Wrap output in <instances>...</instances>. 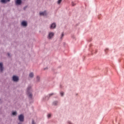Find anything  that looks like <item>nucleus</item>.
<instances>
[{
	"label": "nucleus",
	"instance_id": "1",
	"mask_svg": "<svg viewBox=\"0 0 124 124\" xmlns=\"http://www.w3.org/2000/svg\"><path fill=\"white\" fill-rule=\"evenodd\" d=\"M27 93H28V95L30 98H31L32 97V94L31 93V87H29L27 88Z\"/></svg>",
	"mask_w": 124,
	"mask_h": 124
},
{
	"label": "nucleus",
	"instance_id": "2",
	"mask_svg": "<svg viewBox=\"0 0 124 124\" xmlns=\"http://www.w3.org/2000/svg\"><path fill=\"white\" fill-rule=\"evenodd\" d=\"M24 115H23V114L20 115L18 116V119L20 121V122H24Z\"/></svg>",
	"mask_w": 124,
	"mask_h": 124
},
{
	"label": "nucleus",
	"instance_id": "3",
	"mask_svg": "<svg viewBox=\"0 0 124 124\" xmlns=\"http://www.w3.org/2000/svg\"><path fill=\"white\" fill-rule=\"evenodd\" d=\"M54 35V34L53 32H49L48 36V39H51L52 37H53Z\"/></svg>",
	"mask_w": 124,
	"mask_h": 124
},
{
	"label": "nucleus",
	"instance_id": "4",
	"mask_svg": "<svg viewBox=\"0 0 124 124\" xmlns=\"http://www.w3.org/2000/svg\"><path fill=\"white\" fill-rule=\"evenodd\" d=\"M13 80L14 82H17V81H19V78L17 76H14L13 77Z\"/></svg>",
	"mask_w": 124,
	"mask_h": 124
},
{
	"label": "nucleus",
	"instance_id": "5",
	"mask_svg": "<svg viewBox=\"0 0 124 124\" xmlns=\"http://www.w3.org/2000/svg\"><path fill=\"white\" fill-rule=\"evenodd\" d=\"M22 3V0H16V5H20Z\"/></svg>",
	"mask_w": 124,
	"mask_h": 124
},
{
	"label": "nucleus",
	"instance_id": "6",
	"mask_svg": "<svg viewBox=\"0 0 124 124\" xmlns=\"http://www.w3.org/2000/svg\"><path fill=\"white\" fill-rule=\"evenodd\" d=\"M46 15H47V13H46V11L40 13V16H46Z\"/></svg>",
	"mask_w": 124,
	"mask_h": 124
},
{
	"label": "nucleus",
	"instance_id": "7",
	"mask_svg": "<svg viewBox=\"0 0 124 124\" xmlns=\"http://www.w3.org/2000/svg\"><path fill=\"white\" fill-rule=\"evenodd\" d=\"M56 28V23H52L50 26V29H55Z\"/></svg>",
	"mask_w": 124,
	"mask_h": 124
},
{
	"label": "nucleus",
	"instance_id": "8",
	"mask_svg": "<svg viewBox=\"0 0 124 124\" xmlns=\"http://www.w3.org/2000/svg\"><path fill=\"white\" fill-rule=\"evenodd\" d=\"M2 62L0 63V69L1 71H2L3 70V67Z\"/></svg>",
	"mask_w": 124,
	"mask_h": 124
},
{
	"label": "nucleus",
	"instance_id": "9",
	"mask_svg": "<svg viewBox=\"0 0 124 124\" xmlns=\"http://www.w3.org/2000/svg\"><path fill=\"white\" fill-rule=\"evenodd\" d=\"M21 24L23 27H26L27 26V22L26 21H23L21 23Z\"/></svg>",
	"mask_w": 124,
	"mask_h": 124
},
{
	"label": "nucleus",
	"instance_id": "10",
	"mask_svg": "<svg viewBox=\"0 0 124 124\" xmlns=\"http://www.w3.org/2000/svg\"><path fill=\"white\" fill-rule=\"evenodd\" d=\"M29 77H30L31 78H32V77H33V73H31L29 74Z\"/></svg>",
	"mask_w": 124,
	"mask_h": 124
},
{
	"label": "nucleus",
	"instance_id": "11",
	"mask_svg": "<svg viewBox=\"0 0 124 124\" xmlns=\"http://www.w3.org/2000/svg\"><path fill=\"white\" fill-rule=\"evenodd\" d=\"M1 2H2V3H6V2H7V0H1Z\"/></svg>",
	"mask_w": 124,
	"mask_h": 124
},
{
	"label": "nucleus",
	"instance_id": "12",
	"mask_svg": "<svg viewBox=\"0 0 124 124\" xmlns=\"http://www.w3.org/2000/svg\"><path fill=\"white\" fill-rule=\"evenodd\" d=\"M58 104V102L57 101H55L53 102V105H57Z\"/></svg>",
	"mask_w": 124,
	"mask_h": 124
},
{
	"label": "nucleus",
	"instance_id": "13",
	"mask_svg": "<svg viewBox=\"0 0 124 124\" xmlns=\"http://www.w3.org/2000/svg\"><path fill=\"white\" fill-rule=\"evenodd\" d=\"M17 113L16 112H13L12 113V114L13 115V116H16V115Z\"/></svg>",
	"mask_w": 124,
	"mask_h": 124
},
{
	"label": "nucleus",
	"instance_id": "14",
	"mask_svg": "<svg viewBox=\"0 0 124 124\" xmlns=\"http://www.w3.org/2000/svg\"><path fill=\"white\" fill-rule=\"evenodd\" d=\"M62 0H58V4H60V3H61V2H62Z\"/></svg>",
	"mask_w": 124,
	"mask_h": 124
},
{
	"label": "nucleus",
	"instance_id": "15",
	"mask_svg": "<svg viewBox=\"0 0 124 124\" xmlns=\"http://www.w3.org/2000/svg\"><path fill=\"white\" fill-rule=\"evenodd\" d=\"M75 3H74V2H72V6H74L75 5Z\"/></svg>",
	"mask_w": 124,
	"mask_h": 124
},
{
	"label": "nucleus",
	"instance_id": "16",
	"mask_svg": "<svg viewBox=\"0 0 124 124\" xmlns=\"http://www.w3.org/2000/svg\"><path fill=\"white\" fill-rule=\"evenodd\" d=\"M60 93L61 94V96H63V92H61Z\"/></svg>",
	"mask_w": 124,
	"mask_h": 124
},
{
	"label": "nucleus",
	"instance_id": "17",
	"mask_svg": "<svg viewBox=\"0 0 124 124\" xmlns=\"http://www.w3.org/2000/svg\"><path fill=\"white\" fill-rule=\"evenodd\" d=\"M39 79H40V78L38 76L37 77V81H39Z\"/></svg>",
	"mask_w": 124,
	"mask_h": 124
},
{
	"label": "nucleus",
	"instance_id": "18",
	"mask_svg": "<svg viewBox=\"0 0 124 124\" xmlns=\"http://www.w3.org/2000/svg\"><path fill=\"white\" fill-rule=\"evenodd\" d=\"M47 117H48V118H50L51 117V114H48L47 115Z\"/></svg>",
	"mask_w": 124,
	"mask_h": 124
},
{
	"label": "nucleus",
	"instance_id": "19",
	"mask_svg": "<svg viewBox=\"0 0 124 124\" xmlns=\"http://www.w3.org/2000/svg\"><path fill=\"white\" fill-rule=\"evenodd\" d=\"M32 124H35V123H34V121L33 120L32 121Z\"/></svg>",
	"mask_w": 124,
	"mask_h": 124
},
{
	"label": "nucleus",
	"instance_id": "20",
	"mask_svg": "<svg viewBox=\"0 0 124 124\" xmlns=\"http://www.w3.org/2000/svg\"><path fill=\"white\" fill-rule=\"evenodd\" d=\"M105 52H106V51H108V48H107L105 50Z\"/></svg>",
	"mask_w": 124,
	"mask_h": 124
},
{
	"label": "nucleus",
	"instance_id": "21",
	"mask_svg": "<svg viewBox=\"0 0 124 124\" xmlns=\"http://www.w3.org/2000/svg\"><path fill=\"white\" fill-rule=\"evenodd\" d=\"M53 94H53V93H52V94H49V96H51V95H53Z\"/></svg>",
	"mask_w": 124,
	"mask_h": 124
},
{
	"label": "nucleus",
	"instance_id": "22",
	"mask_svg": "<svg viewBox=\"0 0 124 124\" xmlns=\"http://www.w3.org/2000/svg\"><path fill=\"white\" fill-rule=\"evenodd\" d=\"M63 36V33H62V37Z\"/></svg>",
	"mask_w": 124,
	"mask_h": 124
},
{
	"label": "nucleus",
	"instance_id": "23",
	"mask_svg": "<svg viewBox=\"0 0 124 124\" xmlns=\"http://www.w3.org/2000/svg\"><path fill=\"white\" fill-rule=\"evenodd\" d=\"M26 8H27V7H24V9L25 10Z\"/></svg>",
	"mask_w": 124,
	"mask_h": 124
},
{
	"label": "nucleus",
	"instance_id": "24",
	"mask_svg": "<svg viewBox=\"0 0 124 124\" xmlns=\"http://www.w3.org/2000/svg\"><path fill=\"white\" fill-rule=\"evenodd\" d=\"M7 1H9V2L10 1V0H7Z\"/></svg>",
	"mask_w": 124,
	"mask_h": 124
},
{
	"label": "nucleus",
	"instance_id": "25",
	"mask_svg": "<svg viewBox=\"0 0 124 124\" xmlns=\"http://www.w3.org/2000/svg\"><path fill=\"white\" fill-rule=\"evenodd\" d=\"M8 56H9V54H8Z\"/></svg>",
	"mask_w": 124,
	"mask_h": 124
}]
</instances>
